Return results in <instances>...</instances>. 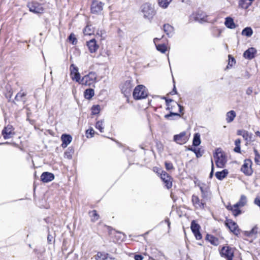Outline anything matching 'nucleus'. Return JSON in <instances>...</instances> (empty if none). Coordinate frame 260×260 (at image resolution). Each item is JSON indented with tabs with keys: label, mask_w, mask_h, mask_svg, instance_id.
Wrapping results in <instances>:
<instances>
[{
	"label": "nucleus",
	"mask_w": 260,
	"mask_h": 260,
	"mask_svg": "<svg viewBox=\"0 0 260 260\" xmlns=\"http://www.w3.org/2000/svg\"><path fill=\"white\" fill-rule=\"evenodd\" d=\"M203 153H204L203 150H201V148H198V150H197V152L196 153V155L197 157L199 158V157H201L203 155Z\"/></svg>",
	"instance_id": "nucleus-54"
},
{
	"label": "nucleus",
	"mask_w": 260,
	"mask_h": 260,
	"mask_svg": "<svg viewBox=\"0 0 260 260\" xmlns=\"http://www.w3.org/2000/svg\"><path fill=\"white\" fill-rule=\"evenodd\" d=\"M104 4L98 0H93L92 1L90 11L91 13L95 14H99L103 9Z\"/></svg>",
	"instance_id": "nucleus-6"
},
{
	"label": "nucleus",
	"mask_w": 260,
	"mask_h": 260,
	"mask_svg": "<svg viewBox=\"0 0 260 260\" xmlns=\"http://www.w3.org/2000/svg\"><path fill=\"white\" fill-rule=\"evenodd\" d=\"M97 75L95 72H90L80 79L79 84L90 86L96 82Z\"/></svg>",
	"instance_id": "nucleus-2"
},
{
	"label": "nucleus",
	"mask_w": 260,
	"mask_h": 260,
	"mask_svg": "<svg viewBox=\"0 0 260 260\" xmlns=\"http://www.w3.org/2000/svg\"><path fill=\"white\" fill-rule=\"evenodd\" d=\"M26 93H25V92H19L16 95L15 97V100L17 101H23V103H25L26 102V100H23L22 98L23 97L26 96Z\"/></svg>",
	"instance_id": "nucleus-42"
},
{
	"label": "nucleus",
	"mask_w": 260,
	"mask_h": 260,
	"mask_svg": "<svg viewBox=\"0 0 260 260\" xmlns=\"http://www.w3.org/2000/svg\"><path fill=\"white\" fill-rule=\"evenodd\" d=\"M87 45L90 53H94L96 52L99 48V46L96 44V42L94 39H91L89 41L87 42Z\"/></svg>",
	"instance_id": "nucleus-20"
},
{
	"label": "nucleus",
	"mask_w": 260,
	"mask_h": 260,
	"mask_svg": "<svg viewBox=\"0 0 260 260\" xmlns=\"http://www.w3.org/2000/svg\"><path fill=\"white\" fill-rule=\"evenodd\" d=\"M94 95V90L92 88H88L86 89L84 92V95L86 99L90 100Z\"/></svg>",
	"instance_id": "nucleus-32"
},
{
	"label": "nucleus",
	"mask_w": 260,
	"mask_h": 260,
	"mask_svg": "<svg viewBox=\"0 0 260 260\" xmlns=\"http://www.w3.org/2000/svg\"><path fill=\"white\" fill-rule=\"evenodd\" d=\"M170 94H171V95H174V94H177V89L176 88V87H175V85H174L173 89L172 91H171L170 92Z\"/></svg>",
	"instance_id": "nucleus-61"
},
{
	"label": "nucleus",
	"mask_w": 260,
	"mask_h": 260,
	"mask_svg": "<svg viewBox=\"0 0 260 260\" xmlns=\"http://www.w3.org/2000/svg\"><path fill=\"white\" fill-rule=\"evenodd\" d=\"M247 203L246 197L244 195H242L240 197L239 201L236 204L240 207H243Z\"/></svg>",
	"instance_id": "nucleus-39"
},
{
	"label": "nucleus",
	"mask_w": 260,
	"mask_h": 260,
	"mask_svg": "<svg viewBox=\"0 0 260 260\" xmlns=\"http://www.w3.org/2000/svg\"><path fill=\"white\" fill-rule=\"evenodd\" d=\"M221 256L226 258L227 260H233L234 257V250L229 246H223L220 252Z\"/></svg>",
	"instance_id": "nucleus-7"
},
{
	"label": "nucleus",
	"mask_w": 260,
	"mask_h": 260,
	"mask_svg": "<svg viewBox=\"0 0 260 260\" xmlns=\"http://www.w3.org/2000/svg\"><path fill=\"white\" fill-rule=\"evenodd\" d=\"M108 255V253L99 252L95 255V258L96 260H107Z\"/></svg>",
	"instance_id": "nucleus-36"
},
{
	"label": "nucleus",
	"mask_w": 260,
	"mask_h": 260,
	"mask_svg": "<svg viewBox=\"0 0 260 260\" xmlns=\"http://www.w3.org/2000/svg\"><path fill=\"white\" fill-rule=\"evenodd\" d=\"M70 75L72 79L79 83L81 78L80 74L78 71V68L74 64H72L70 66Z\"/></svg>",
	"instance_id": "nucleus-10"
},
{
	"label": "nucleus",
	"mask_w": 260,
	"mask_h": 260,
	"mask_svg": "<svg viewBox=\"0 0 260 260\" xmlns=\"http://www.w3.org/2000/svg\"><path fill=\"white\" fill-rule=\"evenodd\" d=\"M176 106V107L178 108V113H183V111H184V107L178 104L177 102H174V106Z\"/></svg>",
	"instance_id": "nucleus-51"
},
{
	"label": "nucleus",
	"mask_w": 260,
	"mask_h": 260,
	"mask_svg": "<svg viewBox=\"0 0 260 260\" xmlns=\"http://www.w3.org/2000/svg\"><path fill=\"white\" fill-rule=\"evenodd\" d=\"M190 228L196 239L201 240L202 236L200 231L201 228L200 225L197 223L195 220H192L191 223Z\"/></svg>",
	"instance_id": "nucleus-12"
},
{
	"label": "nucleus",
	"mask_w": 260,
	"mask_h": 260,
	"mask_svg": "<svg viewBox=\"0 0 260 260\" xmlns=\"http://www.w3.org/2000/svg\"><path fill=\"white\" fill-rule=\"evenodd\" d=\"M174 116H177L178 117H181V115L179 113L173 112V111H170L169 114H166L164 116V117L166 119L169 120H173L175 119L173 117Z\"/></svg>",
	"instance_id": "nucleus-31"
},
{
	"label": "nucleus",
	"mask_w": 260,
	"mask_h": 260,
	"mask_svg": "<svg viewBox=\"0 0 260 260\" xmlns=\"http://www.w3.org/2000/svg\"><path fill=\"white\" fill-rule=\"evenodd\" d=\"M257 230L258 227L255 225L250 231H245L244 234L246 237H251L258 233Z\"/></svg>",
	"instance_id": "nucleus-30"
},
{
	"label": "nucleus",
	"mask_w": 260,
	"mask_h": 260,
	"mask_svg": "<svg viewBox=\"0 0 260 260\" xmlns=\"http://www.w3.org/2000/svg\"><path fill=\"white\" fill-rule=\"evenodd\" d=\"M157 50L161 53H164L167 51V46L165 44L156 45Z\"/></svg>",
	"instance_id": "nucleus-41"
},
{
	"label": "nucleus",
	"mask_w": 260,
	"mask_h": 260,
	"mask_svg": "<svg viewBox=\"0 0 260 260\" xmlns=\"http://www.w3.org/2000/svg\"><path fill=\"white\" fill-rule=\"evenodd\" d=\"M74 152V150L72 147H69L64 152V156L67 158L71 159L72 158V154Z\"/></svg>",
	"instance_id": "nucleus-37"
},
{
	"label": "nucleus",
	"mask_w": 260,
	"mask_h": 260,
	"mask_svg": "<svg viewBox=\"0 0 260 260\" xmlns=\"http://www.w3.org/2000/svg\"><path fill=\"white\" fill-rule=\"evenodd\" d=\"M91 25H87L84 29V34L85 35H91L93 31H92L91 29Z\"/></svg>",
	"instance_id": "nucleus-49"
},
{
	"label": "nucleus",
	"mask_w": 260,
	"mask_h": 260,
	"mask_svg": "<svg viewBox=\"0 0 260 260\" xmlns=\"http://www.w3.org/2000/svg\"><path fill=\"white\" fill-rule=\"evenodd\" d=\"M160 178L162 180L164 181L165 186L169 189L172 186V178L165 171H161V173L160 174Z\"/></svg>",
	"instance_id": "nucleus-14"
},
{
	"label": "nucleus",
	"mask_w": 260,
	"mask_h": 260,
	"mask_svg": "<svg viewBox=\"0 0 260 260\" xmlns=\"http://www.w3.org/2000/svg\"><path fill=\"white\" fill-rule=\"evenodd\" d=\"M165 167L167 170H170L174 168L172 163L170 162H165Z\"/></svg>",
	"instance_id": "nucleus-53"
},
{
	"label": "nucleus",
	"mask_w": 260,
	"mask_h": 260,
	"mask_svg": "<svg viewBox=\"0 0 260 260\" xmlns=\"http://www.w3.org/2000/svg\"><path fill=\"white\" fill-rule=\"evenodd\" d=\"M134 258L135 260H142L143 259V257L140 254L135 255Z\"/></svg>",
	"instance_id": "nucleus-60"
},
{
	"label": "nucleus",
	"mask_w": 260,
	"mask_h": 260,
	"mask_svg": "<svg viewBox=\"0 0 260 260\" xmlns=\"http://www.w3.org/2000/svg\"><path fill=\"white\" fill-rule=\"evenodd\" d=\"M200 135L199 133H196L193 136L192 145L197 147L201 144Z\"/></svg>",
	"instance_id": "nucleus-33"
},
{
	"label": "nucleus",
	"mask_w": 260,
	"mask_h": 260,
	"mask_svg": "<svg viewBox=\"0 0 260 260\" xmlns=\"http://www.w3.org/2000/svg\"><path fill=\"white\" fill-rule=\"evenodd\" d=\"M12 94L13 92L11 90H10L8 91L6 93V97L10 100L12 98Z\"/></svg>",
	"instance_id": "nucleus-57"
},
{
	"label": "nucleus",
	"mask_w": 260,
	"mask_h": 260,
	"mask_svg": "<svg viewBox=\"0 0 260 260\" xmlns=\"http://www.w3.org/2000/svg\"><path fill=\"white\" fill-rule=\"evenodd\" d=\"M172 102H173V104H174V102H175L174 100L170 99H166V104L167 106H168V105H170V104H171L170 103Z\"/></svg>",
	"instance_id": "nucleus-62"
},
{
	"label": "nucleus",
	"mask_w": 260,
	"mask_h": 260,
	"mask_svg": "<svg viewBox=\"0 0 260 260\" xmlns=\"http://www.w3.org/2000/svg\"><path fill=\"white\" fill-rule=\"evenodd\" d=\"M236 63L235 59L231 55H229V63L227 66L228 68L229 67H232L234 64Z\"/></svg>",
	"instance_id": "nucleus-47"
},
{
	"label": "nucleus",
	"mask_w": 260,
	"mask_h": 260,
	"mask_svg": "<svg viewBox=\"0 0 260 260\" xmlns=\"http://www.w3.org/2000/svg\"><path fill=\"white\" fill-rule=\"evenodd\" d=\"M236 116V113L234 110H231L230 111L227 112L226 114V120L227 122L230 123L232 122Z\"/></svg>",
	"instance_id": "nucleus-29"
},
{
	"label": "nucleus",
	"mask_w": 260,
	"mask_h": 260,
	"mask_svg": "<svg viewBox=\"0 0 260 260\" xmlns=\"http://www.w3.org/2000/svg\"><path fill=\"white\" fill-rule=\"evenodd\" d=\"M133 93L134 99L136 100L145 99L148 95L146 88L143 85H139L136 86Z\"/></svg>",
	"instance_id": "nucleus-3"
},
{
	"label": "nucleus",
	"mask_w": 260,
	"mask_h": 260,
	"mask_svg": "<svg viewBox=\"0 0 260 260\" xmlns=\"http://www.w3.org/2000/svg\"><path fill=\"white\" fill-rule=\"evenodd\" d=\"M194 20L200 22H205L207 20V15L203 11L198 10L196 14Z\"/></svg>",
	"instance_id": "nucleus-21"
},
{
	"label": "nucleus",
	"mask_w": 260,
	"mask_h": 260,
	"mask_svg": "<svg viewBox=\"0 0 260 260\" xmlns=\"http://www.w3.org/2000/svg\"><path fill=\"white\" fill-rule=\"evenodd\" d=\"M68 40L73 45H76L77 43V40L74 34L72 33L68 37Z\"/></svg>",
	"instance_id": "nucleus-44"
},
{
	"label": "nucleus",
	"mask_w": 260,
	"mask_h": 260,
	"mask_svg": "<svg viewBox=\"0 0 260 260\" xmlns=\"http://www.w3.org/2000/svg\"><path fill=\"white\" fill-rule=\"evenodd\" d=\"M255 0H239L238 6L240 8L247 9Z\"/></svg>",
	"instance_id": "nucleus-22"
},
{
	"label": "nucleus",
	"mask_w": 260,
	"mask_h": 260,
	"mask_svg": "<svg viewBox=\"0 0 260 260\" xmlns=\"http://www.w3.org/2000/svg\"><path fill=\"white\" fill-rule=\"evenodd\" d=\"M256 53V50L253 47H251L247 49L243 53L244 58L248 59H252L255 57Z\"/></svg>",
	"instance_id": "nucleus-18"
},
{
	"label": "nucleus",
	"mask_w": 260,
	"mask_h": 260,
	"mask_svg": "<svg viewBox=\"0 0 260 260\" xmlns=\"http://www.w3.org/2000/svg\"><path fill=\"white\" fill-rule=\"evenodd\" d=\"M90 216L91 217V220L92 221H95L99 219V216L95 210H94L92 211L91 212H90Z\"/></svg>",
	"instance_id": "nucleus-45"
},
{
	"label": "nucleus",
	"mask_w": 260,
	"mask_h": 260,
	"mask_svg": "<svg viewBox=\"0 0 260 260\" xmlns=\"http://www.w3.org/2000/svg\"><path fill=\"white\" fill-rule=\"evenodd\" d=\"M251 136L252 135L251 134H249L247 131H246L243 134L242 137L247 142H250L251 139Z\"/></svg>",
	"instance_id": "nucleus-48"
},
{
	"label": "nucleus",
	"mask_w": 260,
	"mask_h": 260,
	"mask_svg": "<svg viewBox=\"0 0 260 260\" xmlns=\"http://www.w3.org/2000/svg\"><path fill=\"white\" fill-rule=\"evenodd\" d=\"M213 155L217 167L220 168H223L226 162V159L225 156L220 149H217Z\"/></svg>",
	"instance_id": "nucleus-4"
},
{
	"label": "nucleus",
	"mask_w": 260,
	"mask_h": 260,
	"mask_svg": "<svg viewBox=\"0 0 260 260\" xmlns=\"http://www.w3.org/2000/svg\"><path fill=\"white\" fill-rule=\"evenodd\" d=\"M172 0H158V4L159 7L166 9L167 8Z\"/></svg>",
	"instance_id": "nucleus-35"
},
{
	"label": "nucleus",
	"mask_w": 260,
	"mask_h": 260,
	"mask_svg": "<svg viewBox=\"0 0 260 260\" xmlns=\"http://www.w3.org/2000/svg\"><path fill=\"white\" fill-rule=\"evenodd\" d=\"M12 127V126L8 125L2 131V135L5 139H8L11 137V135L13 134L11 131Z\"/></svg>",
	"instance_id": "nucleus-25"
},
{
	"label": "nucleus",
	"mask_w": 260,
	"mask_h": 260,
	"mask_svg": "<svg viewBox=\"0 0 260 260\" xmlns=\"http://www.w3.org/2000/svg\"><path fill=\"white\" fill-rule=\"evenodd\" d=\"M252 161L249 159L244 160L243 165L242 166L241 171L247 176H250L253 173L251 168Z\"/></svg>",
	"instance_id": "nucleus-9"
},
{
	"label": "nucleus",
	"mask_w": 260,
	"mask_h": 260,
	"mask_svg": "<svg viewBox=\"0 0 260 260\" xmlns=\"http://www.w3.org/2000/svg\"><path fill=\"white\" fill-rule=\"evenodd\" d=\"M141 10L144 17L149 20H152L156 13L153 6L149 3L143 4L141 7Z\"/></svg>",
	"instance_id": "nucleus-1"
},
{
	"label": "nucleus",
	"mask_w": 260,
	"mask_h": 260,
	"mask_svg": "<svg viewBox=\"0 0 260 260\" xmlns=\"http://www.w3.org/2000/svg\"><path fill=\"white\" fill-rule=\"evenodd\" d=\"M246 131L243 129H240L237 131V135L239 136H243V134L245 133Z\"/></svg>",
	"instance_id": "nucleus-64"
},
{
	"label": "nucleus",
	"mask_w": 260,
	"mask_h": 260,
	"mask_svg": "<svg viewBox=\"0 0 260 260\" xmlns=\"http://www.w3.org/2000/svg\"><path fill=\"white\" fill-rule=\"evenodd\" d=\"M186 133L185 132H182L179 134L175 135L174 136L173 140L177 144L182 145L186 143L188 138L186 136Z\"/></svg>",
	"instance_id": "nucleus-13"
},
{
	"label": "nucleus",
	"mask_w": 260,
	"mask_h": 260,
	"mask_svg": "<svg viewBox=\"0 0 260 260\" xmlns=\"http://www.w3.org/2000/svg\"><path fill=\"white\" fill-rule=\"evenodd\" d=\"M214 174V165L213 162L212 161V166H211V170L209 174V178H212Z\"/></svg>",
	"instance_id": "nucleus-58"
},
{
	"label": "nucleus",
	"mask_w": 260,
	"mask_h": 260,
	"mask_svg": "<svg viewBox=\"0 0 260 260\" xmlns=\"http://www.w3.org/2000/svg\"><path fill=\"white\" fill-rule=\"evenodd\" d=\"M61 139L62 142L61 146L66 148L72 142V137L70 135L64 134L61 135Z\"/></svg>",
	"instance_id": "nucleus-19"
},
{
	"label": "nucleus",
	"mask_w": 260,
	"mask_h": 260,
	"mask_svg": "<svg viewBox=\"0 0 260 260\" xmlns=\"http://www.w3.org/2000/svg\"><path fill=\"white\" fill-rule=\"evenodd\" d=\"M252 92H253V89H252V87H248V88L247 89V90H246V94H247V95H251V93H252Z\"/></svg>",
	"instance_id": "nucleus-59"
},
{
	"label": "nucleus",
	"mask_w": 260,
	"mask_h": 260,
	"mask_svg": "<svg viewBox=\"0 0 260 260\" xmlns=\"http://www.w3.org/2000/svg\"><path fill=\"white\" fill-rule=\"evenodd\" d=\"M54 241H55V239H54V237L52 235H50L49 233L48 234V236H47L48 243L50 244L52 243V242H54Z\"/></svg>",
	"instance_id": "nucleus-52"
},
{
	"label": "nucleus",
	"mask_w": 260,
	"mask_h": 260,
	"mask_svg": "<svg viewBox=\"0 0 260 260\" xmlns=\"http://www.w3.org/2000/svg\"><path fill=\"white\" fill-rule=\"evenodd\" d=\"M224 25L226 27L230 29H234L236 27V25L234 21V19L230 17L225 18Z\"/></svg>",
	"instance_id": "nucleus-26"
},
{
	"label": "nucleus",
	"mask_w": 260,
	"mask_h": 260,
	"mask_svg": "<svg viewBox=\"0 0 260 260\" xmlns=\"http://www.w3.org/2000/svg\"><path fill=\"white\" fill-rule=\"evenodd\" d=\"M234 151L237 153H240V152H241L240 146H235V147L234 148Z\"/></svg>",
	"instance_id": "nucleus-63"
},
{
	"label": "nucleus",
	"mask_w": 260,
	"mask_h": 260,
	"mask_svg": "<svg viewBox=\"0 0 260 260\" xmlns=\"http://www.w3.org/2000/svg\"><path fill=\"white\" fill-rule=\"evenodd\" d=\"M54 179V175L53 173L44 172L41 175V180L44 183H48Z\"/></svg>",
	"instance_id": "nucleus-17"
},
{
	"label": "nucleus",
	"mask_w": 260,
	"mask_h": 260,
	"mask_svg": "<svg viewBox=\"0 0 260 260\" xmlns=\"http://www.w3.org/2000/svg\"><path fill=\"white\" fill-rule=\"evenodd\" d=\"M241 34L247 37H250L253 34L252 29L250 27H246L242 30Z\"/></svg>",
	"instance_id": "nucleus-34"
},
{
	"label": "nucleus",
	"mask_w": 260,
	"mask_h": 260,
	"mask_svg": "<svg viewBox=\"0 0 260 260\" xmlns=\"http://www.w3.org/2000/svg\"><path fill=\"white\" fill-rule=\"evenodd\" d=\"M206 240H208L211 244L217 246L219 244L218 239L213 235L207 234Z\"/></svg>",
	"instance_id": "nucleus-27"
},
{
	"label": "nucleus",
	"mask_w": 260,
	"mask_h": 260,
	"mask_svg": "<svg viewBox=\"0 0 260 260\" xmlns=\"http://www.w3.org/2000/svg\"><path fill=\"white\" fill-rule=\"evenodd\" d=\"M254 153L255 155V161L256 164L260 165V154L256 149H254Z\"/></svg>",
	"instance_id": "nucleus-46"
},
{
	"label": "nucleus",
	"mask_w": 260,
	"mask_h": 260,
	"mask_svg": "<svg viewBox=\"0 0 260 260\" xmlns=\"http://www.w3.org/2000/svg\"><path fill=\"white\" fill-rule=\"evenodd\" d=\"M174 106V104H173V105L170 104V105H168L167 106V107L166 108V110L170 111V112L172 111L173 110H174L175 108H176V106Z\"/></svg>",
	"instance_id": "nucleus-55"
},
{
	"label": "nucleus",
	"mask_w": 260,
	"mask_h": 260,
	"mask_svg": "<svg viewBox=\"0 0 260 260\" xmlns=\"http://www.w3.org/2000/svg\"><path fill=\"white\" fill-rule=\"evenodd\" d=\"M27 6L29 11L35 14H42L44 10L42 4L36 2L28 3Z\"/></svg>",
	"instance_id": "nucleus-5"
},
{
	"label": "nucleus",
	"mask_w": 260,
	"mask_h": 260,
	"mask_svg": "<svg viewBox=\"0 0 260 260\" xmlns=\"http://www.w3.org/2000/svg\"><path fill=\"white\" fill-rule=\"evenodd\" d=\"M115 237L116 239V242H119L122 241L124 239L125 236L124 234L121 232H117L115 235Z\"/></svg>",
	"instance_id": "nucleus-40"
},
{
	"label": "nucleus",
	"mask_w": 260,
	"mask_h": 260,
	"mask_svg": "<svg viewBox=\"0 0 260 260\" xmlns=\"http://www.w3.org/2000/svg\"><path fill=\"white\" fill-rule=\"evenodd\" d=\"M200 189L202 193L201 197L205 202L206 201L211 199V192L208 187L206 186L205 185L204 186H200Z\"/></svg>",
	"instance_id": "nucleus-16"
},
{
	"label": "nucleus",
	"mask_w": 260,
	"mask_h": 260,
	"mask_svg": "<svg viewBox=\"0 0 260 260\" xmlns=\"http://www.w3.org/2000/svg\"><path fill=\"white\" fill-rule=\"evenodd\" d=\"M239 207L240 206L235 204L234 206H227L226 208L231 211L233 215L236 217L241 213V210L239 209Z\"/></svg>",
	"instance_id": "nucleus-23"
},
{
	"label": "nucleus",
	"mask_w": 260,
	"mask_h": 260,
	"mask_svg": "<svg viewBox=\"0 0 260 260\" xmlns=\"http://www.w3.org/2000/svg\"><path fill=\"white\" fill-rule=\"evenodd\" d=\"M224 224L234 235L238 236L239 234L238 225L232 219L226 218Z\"/></svg>",
	"instance_id": "nucleus-8"
},
{
	"label": "nucleus",
	"mask_w": 260,
	"mask_h": 260,
	"mask_svg": "<svg viewBox=\"0 0 260 260\" xmlns=\"http://www.w3.org/2000/svg\"><path fill=\"white\" fill-rule=\"evenodd\" d=\"M133 85L132 81L128 80H126L121 87V90L122 93L125 96L129 95L131 94L133 88Z\"/></svg>",
	"instance_id": "nucleus-11"
},
{
	"label": "nucleus",
	"mask_w": 260,
	"mask_h": 260,
	"mask_svg": "<svg viewBox=\"0 0 260 260\" xmlns=\"http://www.w3.org/2000/svg\"><path fill=\"white\" fill-rule=\"evenodd\" d=\"M229 174V171L226 169H224L221 171L216 172L215 176L219 180H222L225 178Z\"/></svg>",
	"instance_id": "nucleus-28"
},
{
	"label": "nucleus",
	"mask_w": 260,
	"mask_h": 260,
	"mask_svg": "<svg viewBox=\"0 0 260 260\" xmlns=\"http://www.w3.org/2000/svg\"><path fill=\"white\" fill-rule=\"evenodd\" d=\"M254 203L260 208V198L259 197L255 198L254 201Z\"/></svg>",
	"instance_id": "nucleus-56"
},
{
	"label": "nucleus",
	"mask_w": 260,
	"mask_h": 260,
	"mask_svg": "<svg viewBox=\"0 0 260 260\" xmlns=\"http://www.w3.org/2000/svg\"><path fill=\"white\" fill-rule=\"evenodd\" d=\"M164 30L169 38L172 37L174 34V27L169 24L164 25Z\"/></svg>",
	"instance_id": "nucleus-24"
},
{
	"label": "nucleus",
	"mask_w": 260,
	"mask_h": 260,
	"mask_svg": "<svg viewBox=\"0 0 260 260\" xmlns=\"http://www.w3.org/2000/svg\"><path fill=\"white\" fill-rule=\"evenodd\" d=\"M94 133H95V132H94V129H93V128H92V127L89 128L88 129L86 130V134H87V138L89 137L88 135H90V138L93 137Z\"/></svg>",
	"instance_id": "nucleus-50"
},
{
	"label": "nucleus",
	"mask_w": 260,
	"mask_h": 260,
	"mask_svg": "<svg viewBox=\"0 0 260 260\" xmlns=\"http://www.w3.org/2000/svg\"><path fill=\"white\" fill-rule=\"evenodd\" d=\"M100 106L99 105H93L91 108L92 115H96L100 112Z\"/></svg>",
	"instance_id": "nucleus-43"
},
{
	"label": "nucleus",
	"mask_w": 260,
	"mask_h": 260,
	"mask_svg": "<svg viewBox=\"0 0 260 260\" xmlns=\"http://www.w3.org/2000/svg\"><path fill=\"white\" fill-rule=\"evenodd\" d=\"M191 201L197 209H203L206 206V202L203 200H200L198 196L194 194L192 196Z\"/></svg>",
	"instance_id": "nucleus-15"
},
{
	"label": "nucleus",
	"mask_w": 260,
	"mask_h": 260,
	"mask_svg": "<svg viewBox=\"0 0 260 260\" xmlns=\"http://www.w3.org/2000/svg\"><path fill=\"white\" fill-rule=\"evenodd\" d=\"M104 120H101L97 121L95 127L96 129H99L101 133L104 132Z\"/></svg>",
	"instance_id": "nucleus-38"
}]
</instances>
